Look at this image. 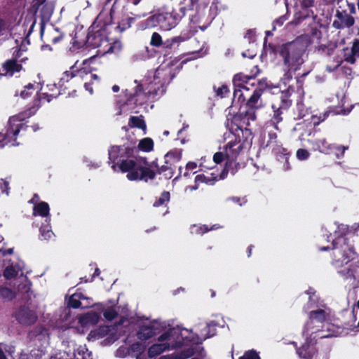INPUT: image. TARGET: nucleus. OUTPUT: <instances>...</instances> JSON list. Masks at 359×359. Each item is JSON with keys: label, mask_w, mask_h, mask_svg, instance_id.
<instances>
[{"label": "nucleus", "mask_w": 359, "mask_h": 359, "mask_svg": "<svg viewBox=\"0 0 359 359\" xmlns=\"http://www.w3.org/2000/svg\"><path fill=\"white\" fill-rule=\"evenodd\" d=\"M119 167L122 173H127L126 177L130 181H144L155 179L156 175H163L170 179L175 172V164L182 159V151L172 150L164 156V164L158 170H154L148 167L149 161L147 158L133 160L128 158L133 156L136 149L133 148L123 149Z\"/></svg>", "instance_id": "obj_1"}, {"label": "nucleus", "mask_w": 359, "mask_h": 359, "mask_svg": "<svg viewBox=\"0 0 359 359\" xmlns=\"http://www.w3.org/2000/svg\"><path fill=\"white\" fill-rule=\"evenodd\" d=\"M353 238L354 235L350 234L333 240L331 264L338 269L351 262L348 267L337 272L351 288L357 289L359 287V259L353 245Z\"/></svg>", "instance_id": "obj_2"}, {"label": "nucleus", "mask_w": 359, "mask_h": 359, "mask_svg": "<svg viewBox=\"0 0 359 359\" xmlns=\"http://www.w3.org/2000/svg\"><path fill=\"white\" fill-rule=\"evenodd\" d=\"M173 78L174 74H172L170 68L158 67L154 76V85H158V86L155 87L151 83L148 90L145 91L143 86L139 83L135 87L133 92L126 90V103L129 104L133 102L135 105H138L141 104L144 100L151 95H163L165 92L166 86L170 83Z\"/></svg>", "instance_id": "obj_3"}, {"label": "nucleus", "mask_w": 359, "mask_h": 359, "mask_svg": "<svg viewBox=\"0 0 359 359\" xmlns=\"http://www.w3.org/2000/svg\"><path fill=\"white\" fill-rule=\"evenodd\" d=\"M311 43L309 34H304L292 41L278 46L274 51L283 59L285 67L297 71L304 63L303 56Z\"/></svg>", "instance_id": "obj_4"}, {"label": "nucleus", "mask_w": 359, "mask_h": 359, "mask_svg": "<svg viewBox=\"0 0 359 359\" xmlns=\"http://www.w3.org/2000/svg\"><path fill=\"white\" fill-rule=\"evenodd\" d=\"M154 142L151 137H144L140 140L137 147H135V142H130L128 145H113L110 147L108 150L109 155V163H111V168L114 171L121 172L119 163L121 162L122 156H123L121 151H123V149L135 148L136 151L134 153L133 156L130 157V159L137 160L138 158H142L138 156L139 151L143 152H150L154 150Z\"/></svg>", "instance_id": "obj_5"}, {"label": "nucleus", "mask_w": 359, "mask_h": 359, "mask_svg": "<svg viewBox=\"0 0 359 359\" xmlns=\"http://www.w3.org/2000/svg\"><path fill=\"white\" fill-rule=\"evenodd\" d=\"M327 313L325 310L319 309L311 311L309 313V318L304 325L303 333L306 336L313 337L314 338L323 339L332 336L330 333H325L328 331L327 327L329 325L327 323Z\"/></svg>", "instance_id": "obj_6"}, {"label": "nucleus", "mask_w": 359, "mask_h": 359, "mask_svg": "<svg viewBox=\"0 0 359 359\" xmlns=\"http://www.w3.org/2000/svg\"><path fill=\"white\" fill-rule=\"evenodd\" d=\"M110 24H91L88 29L87 41L88 46L97 48V54H101V50H104L108 46V25Z\"/></svg>", "instance_id": "obj_7"}, {"label": "nucleus", "mask_w": 359, "mask_h": 359, "mask_svg": "<svg viewBox=\"0 0 359 359\" xmlns=\"http://www.w3.org/2000/svg\"><path fill=\"white\" fill-rule=\"evenodd\" d=\"M28 127L29 126L25 125L18 116L11 117L6 133H0V149L9 143L12 145L18 144L16 143L18 135L21 130L26 131Z\"/></svg>", "instance_id": "obj_8"}, {"label": "nucleus", "mask_w": 359, "mask_h": 359, "mask_svg": "<svg viewBox=\"0 0 359 359\" xmlns=\"http://www.w3.org/2000/svg\"><path fill=\"white\" fill-rule=\"evenodd\" d=\"M252 80H255V76L253 75H245L241 72L234 75L233 78L234 88L233 103L237 102L240 105L244 104L246 98L243 93V90L249 91L247 84Z\"/></svg>", "instance_id": "obj_9"}, {"label": "nucleus", "mask_w": 359, "mask_h": 359, "mask_svg": "<svg viewBox=\"0 0 359 359\" xmlns=\"http://www.w3.org/2000/svg\"><path fill=\"white\" fill-rule=\"evenodd\" d=\"M265 83L261 81H257V87L254 89L252 94L244 104L241 106L248 111L252 119H256V111L262 107L261 96L265 88Z\"/></svg>", "instance_id": "obj_10"}, {"label": "nucleus", "mask_w": 359, "mask_h": 359, "mask_svg": "<svg viewBox=\"0 0 359 359\" xmlns=\"http://www.w3.org/2000/svg\"><path fill=\"white\" fill-rule=\"evenodd\" d=\"M40 34L42 39L55 44L62 41L65 32L62 28L57 27L55 24H40Z\"/></svg>", "instance_id": "obj_11"}, {"label": "nucleus", "mask_w": 359, "mask_h": 359, "mask_svg": "<svg viewBox=\"0 0 359 359\" xmlns=\"http://www.w3.org/2000/svg\"><path fill=\"white\" fill-rule=\"evenodd\" d=\"M313 2L314 0H295L294 16L297 20H309L313 18V12L309 9Z\"/></svg>", "instance_id": "obj_12"}, {"label": "nucleus", "mask_w": 359, "mask_h": 359, "mask_svg": "<svg viewBox=\"0 0 359 359\" xmlns=\"http://www.w3.org/2000/svg\"><path fill=\"white\" fill-rule=\"evenodd\" d=\"M246 140L241 142V140L236 137L234 140H231L224 147L226 159L227 161L233 162L236 161L241 151L245 147Z\"/></svg>", "instance_id": "obj_13"}, {"label": "nucleus", "mask_w": 359, "mask_h": 359, "mask_svg": "<svg viewBox=\"0 0 359 359\" xmlns=\"http://www.w3.org/2000/svg\"><path fill=\"white\" fill-rule=\"evenodd\" d=\"M15 318L17 321L22 325H32L34 324L38 316L34 310L27 306H21L15 313Z\"/></svg>", "instance_id": "obj_14"}, {"label": "nucleus", "mask_w": 359, "mask_h": 359, "mask_svg": "<svg viewBox=\"0 0 359 359\" xmlns=\"http://www.w3.org/2000/svg\"><path fill=\"white\" fill-rule=\"evenodd\" d=\"M318 339V338H314L313 336L306 337L305 342L302 346L297 348V353L299 358L302 359H309L314 357L318 353V350L316 347Z\"/></svg>", "instance_id": "obj_15"}, {"label": "nucleus", "mask_w": 359, "mask_h": 359, "mask_svg": "<svg viewBox=\"0 0 359 359\" xmlns=\"http://www.w3.org/2000/svg\"><path fill=\"white\" fill-rule=\"evenodd\" d=\"M337 320L339 324L337 326L342 329L348 331L358 332V327L359 326V322L355 325L356 317L354 314V311H345L340 313Z\"/></svg>", "instance_id": "obj_16"}, {"label": "nucleus", "mask_w": 359, "mask_h": 359, "mask_svg": "<svg viewBox=\"0 0 359 359\" xmlns=\"http://www.w3.org/2000/svg\"><path fill=\"white\" fill-rule=\"evenodd\" d=\"M250 120L255 121V119H252V118L248 115V111L240 105L238 112L233 114L231 118V123L236 126V130H239L243 133V128L245 125H249Z\"/></svg>", "instance_id": "obj_17"}, {"label": "nucleus", "mask_w": 359, "mask_h": 359, "mask_svg": "<svg viewBox=\"0 0 359 359\" xmlns=\"http://www.w3.org/2000/svg\"><path fill=\"white\" fill-rule=\"evenodd\" d=\"M35 25L36 24H31V26L29 29L28 32L26 34L25 37L21 41V44L20 46L17 45L15 47H13L12 48V57L11 59L15 60L17 61L22 60V64L25 63L26 61L28 60V58L27 57L22 56L23 52L27 50V48H23V43L25 41H26L27 43H29L28 37H29V34H31V32H32Z\"/></svg>", "instance_id": "obj_18"}, {"label": "nucleus", "mask_w": 359, "mask_h": 359, "mask_svg": "<svg viewBox=\"0 0 359 359\" xmlns=\"http://www.w3.org/2000/svg\"><path fill=\"white\" fill-rule=\"evenodd\" d=\"M21 61H17L12 59L6 60L2 64V69L4 72L3 76H13L15 74L20 72L23 70Z\"/></svg>", "instance_id": "obj_19"}, {"label": "nucleus", "mask_w": 359, "mask_h": 359, "mask_svg": "<svg viewBox=\"0 0 359 359\" xmlns=\"http://www.w3.org/2000/svg\"><path fill=\"white\" fill-rule=\"evenodd\" d=\"M356 57H359V38L354 39L351 49H344V58L346 62L353 64Z\"/></svg>", "instance_id": "obj_20"}, {"label": "nucleus", "mask_w": 359, "mask_h": 359, "mask_svg": "<svg viewBox=\"0 0 359 359\" xmlns=\"http://www.w3.org/2000/svg\"><path fill=\"white\" fill-rule=\"evenodd\" d=\"M158 333V328L152 325H142L137 332V337L142 341L149 339Z\"/></svg>", "instance_id": "obj_21"}, {"label": "nucleus", "mask_w": 359, "mask_h": 359, "mask_svg": "<svg viewBox=\"0 0 359 359\" xmlns=\"http://www.w3.org/2000/svg\"><path fill=\"white\" fill-rule=\"evenodd\" d=\"M208 25H203V26H189L188 29L182 32L181 34L179 36H176L172 38V43L175 42H180L186 41L190 38H191L193 36L195 35V34L198 32V29H201L202 32L205 31L208 28Z\"/></svg>", "instance_id": "obj_22"}, {"label": "nucleus", "mask_w": 359, "mask_h": 359, "mask_svg": "<svg viewBox=\"0 0 359 359\" xmlns=\"http://www.w3.org/2000/svg\"><path fill=\"white\" fill-rule=\"evenodd\" d=\"M100 318V315L97 313L95 311L88 312L81 315L79 318V323L83 327H86L88 325H95L99 322Z\"/></svg>", "instance_id": "obj_23"}, {"label": "nucleus", "mask_w": 359, "mask_h": 359, "mask_svg": "<svg viewBox=\"0 0 359 359\" xmlns=\"http://www.w3.org/2000/svg\"><path fill=\"white\" fill-rule=\"evenodd\" d=\"M294 91V88L291 86H289L286 90L282 91L280 102L277 106L284 111H287L292 104V100L289 97Z\"/></svg>", "instance_id": "obj_24"}, {"label": "nucleus", "mask_w": 359, "mask_h": 359, "mask_svg": "<svg viewBox=\"0 0 359 359\" xmlns=\"http://www.w3.org/2000/svg\"><path fill=\"white\" fill-rule=\"evenodd\" d=\"M331 143H329L325 138L317 139L313 143V148L325 154H332Z\"/></svg>", "instance_id": "obj_25"}, {"label": "nucleus", "mask_w": 359, "mask_h": 359, "mask_svg": "<svg viewBox=\"0 0 359 359\" xmlns=\"http://www.w3.org/2000/svg\"><path fill=\"white\" fill-rule=\"evenodd\" d=\"M33 215L41 216L42 217L50 218V207L49 205L45 201H41L38 204H35L33 208ZM47 222V219H46Z\"/></svg>", "instance_id": "obj_26"}, {"label": "nucleus", "mask_w": 359, "mask_h": 359, "mask_svg": "<svg viewBox=\"0 0 359 359\" xmlns=\"http://www.w3.org/2000/svg\"><path fill=\"white\" fill-rule=\"evenodd\" d=\"M273 109V115L270 119V123L276 129L279 130L278 124L283 121V114L285 111L283 109L280 108L276 104H273L271 106Z\"/></svg>", "instance_id": "obj_27"}, {"label": "nucleus", "mask_w": 359, "mask_h": 359, "mask_svg": "<svg viewBox=\"0 0 359 359\" xmlns=\"http://www.w3.org/2000/svg\"><path fill=\"white\" fill-rule=\"evenodd\" d=\"M123 48V44L120 40H114L113 42H110V39L108 41V46H106L104 50H101L102 55L106 54H118Z\"/></svg>", "instance_id": "obj_28"}, {"label": "nucleus", "mask_w": 359, "mask_h": 359, "mask_svg": "<svg viewBox=\"0 0 359 359\" xmlns=\"http://www.w3.org/2000/svg\"><path fill=\"white\" fill-rule=\"evenodd\" d=\"M65 92H60L59 93H50L49 92L41 93L36 90V97L34 99V105L39 107L41 100H46L49 102L52 99L56 98L60 94H65Z\"/></svg>", "instance_id": "obj_29"}, {"label": "nucleus", "mask_w": 359, "mask_h": 359, "mask_svg": "<svg viewBox=\"0 0 359 359\" xmlns=\"http://www.w3.org/2000/svg\"><path fill=\"white\" fill-rule=\"evenodd\" d=\"M169 348L170 344L168 343L154 344L148 349V357L150 358L156 357Z\"/></svg>", "instance_id": "obj_30"}, {"label": "nucleus", "mask_w": 359, "mask_h": 359, "mask_svg": "<svg viewBox=\"0 0 359 359\" xmlns=\"http://www.w3.org/2000/svg\"><path fill=\"white\" fill-rule=\"evenodd\" d=\"M87 43L84 41L80 39L78 36H73L70 43V46L67 49L69 55H74L82 49Z\"/></svg>", "instance_id": "obj_31"}, {"label": "nucleus", "mask_w": 359, "mask_h": 359, "mask_svg": "<svg viewBox=\"0 0 359 359\" xmlns=\"http://www.w3.org/2000/svg\"><path fill=\"white\" fill-rule=\"evenodd\" d=\"M219 228V226L217 224H214L211 226L210 227H208V226L205 224H192L190 226V232L191 234H196V235H203L205 233L212 231L215 230Z\"/></svg>", "instance_id": "obj_32"}, {"label": "nucleus", "mask_w": 359, "mask_h": 359, "mask_svg": "<svg viewBox=\"0 0 359 359\" xmlns=\"http://www.w3.org/2000/svg\"><path fill=\"white\" fill-rule=\"evenodd\" d=\"M128 127L130 128H137L141 129L144 132V133L147 130V125L143 116H131L128 121Z\"/></svg>", "instance_id": "obj_33"}, {"label": "nucleus", "mask_w": 359, "mask_h": 359, "mask_svg": "<svg viewBox=\"0 0 359 359\" xmlns=\"http://www.w3.org/2000/svg\"><path fill=\"white\" fill-rule=\"evenodd\" d=\"M218 180V175H214L211 174L210 176H206L204 174H199L195 177V183H205L208 185H214L215 182Z\"/></svg>", "instance_id": "obj_34"}, {"label": "nucleus", "mask_w": 359, "mask_h": 359, "mask_svg": "<svg viewBox=\"0 0 359 359\" xmlns=\"http://www.w3.org/2000/svg\"><path fill=\"white\" fill-rule=\"evenodd\" d=\"M39 239L43 241L49 240L53 235L50 224H43L39 229Z\"/></svg>", "instance_id": "obj_35"}, {"label": "nucleus", "mask_w": 359, "mask_h": 359, "mask_svg": "<svg viewBox=\"0 0 359 359\" xmlns=\"http://www.w3.org/2000/svg\"><path fill=\"white\" fill-rule=\"evenodd\" d=\"M74 76L72 72H69L68 71H66L63 76L60 78L58 86L60 88V91L65 92V90L67 88H69V86H67L65 84L69 83V81Z\"/></svg>", "instance_id": "obj_36"}, {"label": "nucleus", "mask_w": 359, "mask_h": 359, "mask_svg": "<svg viewBox=\"0 0 359 359\" xmlns=\"http://www.w3.org/2000/svg\"><path fill=\"white\" fill-rule=\"evenodd\" d=\"M348 149V146L332 144L331 147L332 154H334L337 158L340 159L344 157V153Z\"/></svg>", "instance_id": "obj_37"}, {"label": "nucleus", "mask_w": 359, "mask_h": 359, "mask_svg": "<svg viewBox=\"0 0 359 359\" xmlns=\"http://www.w3.org/2000/svg\"><path fill=\"white\" fill-rule=\"evenodd\" d=\"M170 194L169 191H163L159 198H158L154 203L153 206L155 208H158L160 206L166 205L167 203L170 201Z\"/></svg>", "instance_id": "obj_38"}, {"label": "nucleus", "mask_w": 359, "mask_h": 359, "mask_svg": "<svg viewBox=\"0 0 359 359\" xmlns=\"http://www.w3.org/2000/svg\"><path fill=\"white\" fill-rule=\"evenodd\" d=\"M83 298L81 293H74L69 299L68 306L73 309H79L81 306L80 299Z\"/></svg>", "instance_id": "obj_39"}, {"label": "nucleus", "mask_w": 359, "mask_h": 359, "mask_svg": "<svg viewBox=\"0 0 359 359\" xmlns=\"http://www.w3.org/2000/svg\"><path fill=\"white\" fill-rule=\"evenodd\" d=\"M110 332V328L109 326L104 325V326H100L97 329L95 330H92L89 335L93 337L97 338H102L104 336L107 335L109 332Z\"/></svg>", "instance_id": "obj_40"}, {"label": "nucleus", "mask_w": 359, "mask_h": 359, "mask_svg": "<svg viewBox=\"0 0 359 359\" xmlns=\"http://www.w3.org/2000/svg\"><path fill=\"white\" fill-rule=\"evenodd\" d=\"M34 93H36L34 85L29 83L25 86L24 90L20 92V95L22 98L27 99L32 95Z\"/></svg>", "instance_id": "obj_41"}, {"label": "nucleus", "mask_w": 359, "mask_h": 359, "mask_svg": "<svg viewBox=\"0 0 359 359\" xmlns=\"http://www.w3.org/2000/svg\"><path fill=\"white\" fill-rule=\"evenodd\" d=\"M198 347H189V348H184L183 350H182L180 351V353H179V357L178 358L179 359H187L189 358H191V356H193L196 351H197V348Z\"/></svg>", "instance_id": "obj_42"}, {"label": "nucleus", "mask_w": 359, "mask_h": 359, "mask_svg": "<svg viewBox=\"0 0 359 359\" xmlns=\"http://www.w3.org/2000/svg\"><path fill=\"white\" fill-rule=\"evenodd\" d=\"M335 50V46L332 44L325 45L321 44L318 47V51L327 56H330L333 54Z\"/></svg>", "instance_id": "obj_43"}, {"label": "nucleus", "mask_w": 359, "mask_h": 359, "mask_svg": "<svg viewBox=\"0 0 359 359\" xmlns=\"http://www.w3.org/2000/svg\"><path fill=\"white\" fill-rule=\"evenodd\" d=\"M73 36H78L80 39H82L85 41L86 43L88 44L87 41V33L86 30L83 29V26L82 25H77L74 29V34Z\"/></svg>", "instance_id": "obj_44"}, {"label": "nucleus", "mask_w": 359, "mask_h": 359, "mask_svg": "<svg viewBox=\"0 0 359 359\" xmlns=\"http://www.w3.org/2000/svg\"><path fill=\"white\" fill-rule=\"evenodd\" d=\"M3 275L6 280H11L17 276L18 271L13 265H9L5 268Z\"/></svg>", "instance_id": "obj_45"}, {"label": "nucleus", "mask_w": 359, "mask_h": 359, "mask_svg": "<svg viewBox=\"0 0 359 359\" xmlns=\"http://www.w3.org/2000/svg\"><path fill=\"white\" fill-rule=\"evenodd\" d=\"M130 349L133 352L138 353L136 359H140V355L143 353L144 346L140 342H135L130 345Z\"/></svg>", "instance_id": "obj_46"}, {"label": "nucleus", "mask_w": 359, "mask_h": 359, "mask_svg": "<svg viewBox=\"0 0 359 359\" xmlns=\"http://www.w3.org/2000/svg\"><path fill=\"white\" fill-rule=\"evenodd\" d=\"M103 316L107 320L111 321L118 316V312L112 307H110L104 311Z\"/></svg>", "instance_id": "obj_47"}, {"label": "nucleus", "mask_w": 359, "mask_h": 359, "mask_svg": "<svg viewBox=\"0 0 359 359\" xmlns=\"http://www.w3.org/2000/svg\"><path fill=\"white\" fill-rule=\"evenodd\" d=\"M308 74L309 72L304 73L302 75L296 77V88L298 93L303 91L305 78Z\"/></svg>", "instance_id": "obj_48"}, {"label": "nucleus", "mask_w": 359, "mask_h": 359, "mask_svg": "<svg viewBox=\"0 0 359 359\" xmlns=\"http://www.w3.org/2000/svg\"><path fill=\"white\" fill-rule=\"evenodd\" d=\"M217 323L214 321H211L210 323H207L208 332L204 333L206 337H211L216 334L217 332Z\"/></svg>", "instance_id": "obj_49"}, {"label": "nucleus", "mask_w": 359, "mask_h": 359, "mask_svg": "<svg viewBox=\"0 0 359 359\" xmlns=\"http://www.w3.org/2000/svg\"><path fill=\"white\" fill-rule=\"evenodd\" d=\"M239 359H260V357L258 352L252 349L245 351L243 355L241 356Z\"/></svg>", "instance_id": "obj_50"}, {"label": "nucleus", "mask_w": 359, "mask_h": 359, "mask_svg": "<svg viewBox=\"0 0 359 359\" xmlns=\"http://www.w3.org/2000/svg\"><path fill=\"white\" fill-rule=\"evenodd\" d=\"M214 89L215 90L216 95L221 98L225 97L229 93V88L226 85H222L221 86L218 87L217 88L214 87Z\"/></svg>", "instance_id": "obj_51"}, {"label": "nucleus", "mask_w": 359, "mask_h": 359, "mask_svg": "<svg viewBox=\"0 0 359 359\" xmlns=\"http://www.w3.org/2000/svg\"><path fill=\"white\" fill-rule=\"evenodd\" d=\"M162 43L163 41L161 35L157 32H154L151 38L150 44L152 46L159 47Z\"/></svg>", "instance_id": "obj_52"}, {"label": "nucleus", "mask_w": 359, "mask_h": 359, "mask_svg": "<svg viewBox=\"0 0 359 359\" xmlns=\"http://www.w3.org/2000/svg\"><path fill=\"white\" fill-rule=\"evenodd\" d=\"M171 18V15L168 13L163 14V13H158L152 16L151 21L154 22H162L163 21L170 20V18Z\"/></svg>", "instance_id": "obj_53"}, {"label": "nucleus", "mask_w": 359, "mask_h": 359, "mask_svg": "<svg viewBox=\"0 0 359 359\" xmlns=\"http://www.w3.org/2000/svg\"><path fill=\"white\" fill-rule=\"evenodd\" d=\"M337 15L341 22H354L353 18L346 13V12L344 13V11L340 12L338 11Z\"/></svg>", "instance_id": "obj_54"}, {"label": "nucleus", "mask_w": 359, "mask_h": 359, "mask_svg": "<svg viewBox=\"0 0 359 359\" xmlns=\"http://www.w3.org/2000/svg\"><path fill=\"white\" fill-rule=\"evenodd\" d=\"M330 112L325 111L323 114H320L319 116H312L311 120L314 126L319 125L322 121L326 119V118L329 116Z\"/></svg>", "instance_id": "obj_55"}, {"label": "nucleus", "mask_w": 359, "mask_h": 359, "mask_svg": "<svg viewBox=\"0 0 359 359\" xmlns=\"http://www.w3.org/2000/svg\"><path fill=\"white\" fill-rule=\"evenodd\" d=\"M297 158L300 161H304L309 158L310 153L305 149H299L296 153Z\"/></svg>", "instance_id": "obj_56"}, {"label": "nucleus", "mask_w": 359, "mask_h": 359, "mask_svg": "<svg viewBox=\"0 0 359 359\" xmlns=\"http://www.w3.org/2000/svg\"><path fill=\"white\" fill-rule=\"evenodd\" d=\"M306 114V109L303 104H297V119L303 118Z\"/></svg>", "instance_id": "obj_57"}, {"label": "nucleus", "mask_w": 359, "mask_h": 359, "mask_svg": "<svg viewBox=\"0 0 359 359\" xmlns=\"http://www.w3.org/2000/svg\"><path fill=\"white\" fill-rule=\"evenodd\" d=\"M291 69H292L287 68V70L285 72L283 77L280 79V81L285 85H287L292 79L293 74L291 72Z\"/></svg>", "instance_id": "obj_58"}, {"label": "nucleus", "mask_w": 359, "mask_h": 359, "mask_svg": "<svg viewBox=\"0 0 359 359\" xmlns=\"http://www.w3.org/2000/svg\"><path fill=\"white\" fill-rule=\"evenodd\" d=\"M10 187L9 183L4 180H0V196L2 194H6L7 196L9 194Z\"/></svg>", "instance_id": "obj_59"}, {"label": "nucleus", "mask_w": 359, "mask_h": 359, "mask_svg": "<svg viewBox=\"0 0 359 359\" xmlns=\"http://www.w3.org/2000/svg\"><path fill=\"white\" fill-rule=\"evenodd\" d=\"M233 163V162L231 161H226L225 166L219 175V180H224L227 177L229 172H230L229 166H231Z\"/></svg>", "instance_id": "obj_60"}, {"label": "nucleus", "mask_w": 359, "mask_h": 359, "mask_svg": "<svg viewBox=\"0 0 359 359\" xmlns=\"http://www.w3.org/2000/svg\"><path fill=\"white\" fill-rule=\"evenodd\" d=\"M268 140H267V143H266V146H270L271 144H277L278 142V135H277V133L276 132H273V131H271V132H269L268 133Z\"/></svg>", "instance_id": "obj_61"}, {"label": "nucleus", "mask_w": 359, "mask_h": 359, "mask_svg": "<svg viewBox=\"0 0 359 359\" xmlns=\"http://www.w3.org/2000/svg\"><path fill=\"white\" fill-rule=\"evenodd\" d=\"M174 330H175V329L172 328V329H169L168 330L164 332L162 334H161L158 337V341L163 342L164 341L169 339L171 337V336L172 335V332H174Z\"/></svg>", "instance_id": "obj_62"}, {"label": "nucleus", "mask_w": 359, "mask_h": 359, "mask_svg": "<svg viewBox=\"0 0 359 359\" xmlns=\"http://www.w3.org/2000/svg\"><path fill=\"white\" fill-rule=\"evenodd\" d=\"M244 38L248 41L249 43L254 42L256 39V32L255 29H248Z\"/></svg>", "instance_id": "obj_63"}, {"label": "nucleus", "mask_w": 359, "mask_h": 359, "mask_svg": "<svg viewBox=\"0 0 359 359\" xmlns=\"http://www.w3.org/2000/svg\"><path fill=\"white\" fill-rule=\"evenodd\" d=\"M226 159L225 154L221 151L216 152L213 156V161L216 164H219Z\"/></svg>", "instance_id": "obj_64"}]
</instances>
